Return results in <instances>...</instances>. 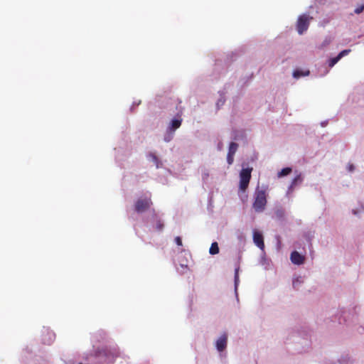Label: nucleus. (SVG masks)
Returning <instances> with one entry per match:
<instances>
[{"label":"nucleus","mask_w":364,"mask_h":364,"mask_svg":"<svg viewBox=\"0 0 364 364\" xmlns=\"http://www.w3.org/2000/svg\"><path fill=\"white\" fill-rule=\"evenodd\" d=\"M301 181H302V177H301V174L297 175L293 179L291 184L290 186V188H293L294 186H296L298 183H301Z\"/></svg>","instance_id":"nucleus-13"},{"label":"nucleus","mask_w":364,"mask_h":364,"mask_svg":"<svg viewBox=\"0 0 364 364\" xmlns=\"http://www.w3.org/2000/svg\"><path fill=\"white\" fill-rule=\"evenodd\" d=\"M164 223H162V221L161 220H158L156 221V230H158V231H161L164 228Z\"/></svg>","instance_id":"nucleus-18"},{"label":"nucleus","mask_w":364,"mask_h":364,"mask_svg":"<svg viewBox=\"0 0 364 364\" xmlns=\"http://www.w3.org/2000/svg\"><path fill=\"white\" fill-rule=\"evenodd\" d=\"M152 205L151 198H139L134 205L135 211L140 213L147 210Z\"/></svg>","instance_id":"nucleus-5"},{"label":"nucleus","mask_w":364,"mask_h":364,"mask_svg":"<svg viewBox=\"0 0 364 364\" xmlns=\"http://www.w3.org/2000/svg\"><path fill=\"white\" fill-rule=\"evenodd\" d=\"M171 138H172V136L171 134H169L168 136H166L164 139L166 141H169L171 139Z\"/></svg>","instance_id":"nucleus-25"},{"label":"nucleus","mask_w":364,"mask_h":364,"mask_svg":"<svg viewBox=\"0 0 364 364\" xmlns=\"http://www.w3.org/2000/svg\"><path fill=\"white\" fill-rule=\"evenodd\" d=\"M340 59L341 58L338 55L335 58H331L328 62L329 67H333L340 60Z\"/></svg>","instance_id":"nucleus-16"},{"label":"nucleus","mask_w":364,"mask_h":364,"mask_svg":"<svg viewBox=\"0 0 364 364\" xmlns=\"http://www.w3.org/2000/svg\"><path fill=\"white\" fill-rule=\"evenodd\" d=\"M348 169H349L350 171H353L354 170L353 165H352V164L349 165Z\"/></svg>","instance_id":"nucleus-26"},{"label":"nucleus","mask_w":364,"mask_h":364,"mask_svg":"<svg viewBox=\"0 0 364 364\" xmlns=\"http://www.w3.org/2000/svg\"><path fill=\"white\" fill-rule=\"evenodd\" d=\"M309 74V71L307 70L306 72H304V71H301V70H295L294 73H293V76L296 78H299L300 77H302V76H306Z\"/></svg>","instance_id":"nucleus-12"},{"label":"nucleus","mask_w":364,"mask_h":364,"mask_svg":"<svg viewBox=\"0 0 364 364\" xmlns=\"http://www.w3.org/2000/svg\"><path fill=\"white\" fill-rule=\"evenodd\" d=\"M253 240L255 244L261 250L264 247V239L262 233L258 231H254Z\"/></svg>","instance_id":"nucleus-7"},{"label":"nucleus","mask_w":364,"mask_h":364,"mask_svg":"<svg viewBox=\"0 0 364 364\" xmlns=\"http://www.w3.org/2000/svg\"><path fill=\"white\" fill-rule=\"evenodd\" d=\"M148 156L155 164L156 166L159 168V161L156 154L154 153H149Z\"/></svg>","instance_id":"nucleus-15"},{"label":"nucleus","mask_w":364,"mask_h":364,"mask_svg":"<svg viewBox=\"0 0 364 364\" xmlns=\"http://www.w3.org/2000/svg\"><path fill=\"white\" fill-rule=\"evenodd\" d=\"M175 242H176V245L178 246H182V245H183L182 240H181V237H179V236H177L175 237Z\"/></svg>","instance_id":"nucleus-23"},{"label":"nucleus","mask_w":364,"mask_h":364,"mask_svg":"<svg viewBox=\"0 0 364 364\" xmlns=\"http://www.w3.org/2000/svg\"><path fill=\"white\" fill-rule=\"evenodd\" d=\"M96 356L102 357L107 363H113L119 356V349L116 347H105L96 351Z\"/></svg>","instance_id":"nucleus-2"},{"label":"nucleus","mask_w":364,"mask_h":364,"mask_svg":"<svg viewBox=\"0 0 364 364\" xmlns=\"http://www.w3.org/2000/svg\"><path fill=\"white\" fill-rule=\"evenodd\" d=\"M267 188L257 187L254 193V202L252 208L257 213H262L264 210L267 203Z\"/></svg>","instance_id":"nucleus-1"},{"label":"nucleus","mask_w":364,"mask_h":364,"mask_svg":"<svg viewBox=\"0 0 364 364\" xmlns=\"http://www.w3.org/2000/svg\"><path fill=\"white\" fill-rule=\"evenodd\" d=\"M275 214L278 218H282L284 215V212L282 209L277 210Z\"/></svg>","instance_id":"nucleus-20"},{"label":"nucleus","mask_w":364,"mask_h":364,"mask_svg":"<svg viewBox=\"0 0 364 364\" xmlns=\"http://www.w3.org/2000/svg\"><path fill=\"white\" fill-rule=\"evenodd\" d=\"M363 10H364V4H361V5L358 6L355 9V13L359 14L362 13Z\"/></svg>","instance_id":"nucleus-21"},{"label":"nucleus","mask_w":364,"mask_h":364,"mask_svg":"<svg viewBox=\"0 0 364 364\" xmlns=\"http://www.w3.org/2000/svg\"><path fill=\"white\" fill-rule=\"evenodd\" d=\"M291 168L289 167L282 168L277 174L278 177H283L289 175L291 172Z\"/></svg>","instance_id":"nucleus-11"},{"label":"nucleus","mask_w":364,"mask_h":364,"mask_svg":"<svg viewBox=\"0 0 364 364\" xmlns=\"http://www.w3.org/2000/svg\"><path fill=\"white\" fill-rule=\"evenodd\" d=\"M300 283H301V282L299 280V279H296V280H294V281L293 282V286H294V287L295 289H297V285H298L299 284H300Z\"/></svg>","instance_id":"nucleus-24"},{"label":"nucleus","mask_w":364,"mask_h":364,"mask_svg":"<svg viewBox=\"0 0 364 364\" xmlns=\"http://www.w3.org/2000/svg\"><path fill=\"white\" fill-rule=\"evenodd\" d=\"M209 252L210 255H216L219 252V247L218 242H214L211 244L209 249Z\"/></svg>","instance_id":"nucleus-10"},{"label":"nucleus","mask_w":364,"mask_h":364,"mask_svg":"<svg viewBox=\"0 0 364 364\" xmlns=\"http://www.w3.org/2000/svg\"><path fill=\"white\" fill-rule=\"evenodd\" d=\"M291 261L295 264H301L304 262V257L300 255L298 252L294 251L291 252L290 256Z\"/></svg>","instance_id":"nucleus-9"},{"label":"nucleus","mask_w":364,"mask_h":364,"mask_svg":"<svg viewBox=\"0 0 364 364\" xmlns=\"http://www.w3.org/2000/svg\"><path fill=\"white\" fill-rule=\"evenodd\" d=\"M228 336L226 333L223 334L216 341L217 350L220 352L223 351L227 346Z\"/></svg>","instance_id":"nucleus-6"},{"label":"nucleus","mask_w":364,"mask_h":364,"mask_svg":"<svg viewBox=\"0 0 364 364\" xmlns=\"http://www.w3.org/2000/svg\"><path fill=\"white\" fill-rule=\"evenodd\" d=\"M252 168H242L240 173V189L245 191L248 188L250 181L251 179Z\"/></svg>","instance_id":"nucleus-3"},{"label":"nucleus","mask_w":364,"mask_h":364,"mask_svg":"<svg viewBox=\"0 0 364 364\" xmlns=\"http://www.w3.org/2000/svg\"><path fill=\"white\" fill-rule=\"evenodd\" d=\"M234 161V154L228 153L227 156V161L229 165H231L233 163Z\"/></svg>","instance_id":"nucleus-19"},{"label":"nucleus","mask_w":364,"mask_h":364,"mask_svg":"<svg viewBox=\"0 0 364 364\" xmlns=\"http://www.w3.org/2000/svg\"><path fill=\"white\" fill-rule=\"evenodd\" d=\"M312 18V17L307 14H303L299 17L296 23V29L299 34H302L308 29L310 21Z\"/></svg>","instance_id":"nucleus-4"},{"label":"nucleus","mask_w":364,"mask_h":364,"mask_svg":"<svg viewBox=\"0 0 364 364\" xmlns=\"http://www.w3.org/2000/svg\"><path fill=\"white\" fill-rule=\"evenodd\" d=\"M182 123V119L181 116H177V118L172 119L168 127V129L170 132H174L178 129Z\"/></svg>","instance_id":"nucleus-8"},{"label":"nucleus","mask_w":364,"mask_h":364,"mask_svg":"<svg viewBox=\"0 0 364 364\" xmlns=\"http://www.w3.org/2000/svg\"><path fill=\"white\" fill-rule=\"evenodd\" d=\"M350 50H342L339 54L338 55L340 56V58H341L342 57H343L344 55H348L349 53H350Z\"/></svg>","instance_id":"nucleus-22"},{"label":"nucleus","mask_w":364,"mask_h":364,"mask_svg":"<svg viewBox=\"0 0 364 364\" xmlns=\"http://www.w3.org/2000/svg\"><path fill=\"white\" fill-rule=\"evenodd\" d=\"M239 283V267H237L235 270V285L237 288Z\"/></svg>","instance_id":"nucleus-17"},{"label":"nucleus","mask_w":364,"mask_h":364,"mask_svg":"<svg viewBox=\"0 0 364 364\" xmlns=\"http://www.w3.org/2000/svg\"><path fill=\"white\" fill-rule=\"evenodd\" d=\"M238 145L235 142H231L229 146L228 153L234 154L237 150Z\"/></svg>","instance_id":"nucleus-14"}]
</instances>
